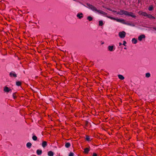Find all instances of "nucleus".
Segmentation results:
<instances>
[{"label":"nucleus","instance_id":"22","mask_svg":"<svg viewBox=\"0 0 156 156\" xmlns=\"http://www.w3.org/2000/svg\"><path fill=\"white\" fill-rule=\"evenodd\" d=\"M125 24L127 25H128L133 26V27H134L135 26V25L134 24H132V23H129L126 22V23Z\"/></svg>","mask_w":156,"mask_h":156},{"label":"nucleus","instance_id":"33","mask_svg":"<svg viewBox=\"0 0 156 156\" xmlns=\"http://www.w3.org/2000/svg\"><path fill=\"white\" fill-rule=\"evenodd\" d=\"M92 156H97V154L95 153H94Z\"/></svg>","mask_w":156,"mask_h":156},{"label":"nucleus","instance_id":"32","mask_svg":"<svg viewBox=\"0 0 156 156\" xmlns=\"http://www.w3.org/2000/svg\"><path fill=\"white\" fill-rule=\"evenodd\" d=\"M73 153H70L69 154V156H73Z\"/></svg>","mask_w":156,"mask_h":156},{"label":"nucleus","instance_id":"8","mask_svg":"<svg viewBox=\"0 0 156 156\" xmlns=\"http://www.w3.org/2000/svg\"><path fill=\"white\" fill-rule=\"evenodd\" d=\"M126 14H126V16H130L133 18H135L136 17V16H135V15L132 12H127V13Z\"/></svg>","mask_w":156,"mask_h":156},{"label":"nucleus","instance_id":"20","mask_svg":"<svg viewBox=\"0 0 156 156\" xmlns=\"http://www.w3.org/2000/svg\"><path fill=\"white\" fill-rule=\"evenodd\" d=\"M106 17H107L108 18H109L111 19V20H115L116 21V18H114V17H112L110 16H107Z\"/></svg>","mask_w":156,"mask_h":156},{"label":"nucleus","instance_id":"24","mask_svg":"<svg viewBox=\"0 0 156 156\" xmlns=\"http://www.w3.org/2000/svg\"><path fill=\"white\" fill-rule=\"evenodd\" d=\"M99 26H102L103 25V23L102 21L100 20L99 21Z\"/></svg>","mask_w":156,"mask_h":156},{"label":"nucleus","instance_id":"14","mask_svg":"<svg viewBox=\"0 0 156 156\" xmlns=\"http://www.w3.org/2000/svg\"><path fill=\"white\" fill-rule=\"evenodd\" d=\"M132 43L134 44H136L137 43V40L135 38H133L132 40Z\"/></svg>","mask_w":156,"mask_h":156},{"label":"nucleus","instance_id":"39","mask_svg":"<svg viewBox=\"0 0 156 156\" xmlns=\"http://www.w3.org/2000/svg\"><path fill=\"white\" fill-rule=\"evenodd\" d=\"M36 156L35 155V156Z\"/></svg>","mask_w":156,"mask_h":156},{"label":"nucleus","instance_id":"38","mask_svg":"<svg viewBox=\"0 0 156 156\" xmlns=\"http://www.w3.org/2000/svg\"><path fill=\"white\" fill-rule=\"evenodd\" d=\"M139 0H138V3H139Z\"/></svg>","mask_w":156,"mask_h":156},{"label":"nucleus","instance_id":"10","mask_svg":"<svg viewBox=\"0 0 156 156\" xmlns=\"http://www.w3.org/2000/svg\"><path fill=\"white\" fill-rule=\"evenodd\" d=\"M145 37L144 35L142 34L138 37V39L139 41H141Z\"/></svg>","mask_w":156,"mask_h":156},{"label":"nucleus","instance_id":"23","mask_svg":"<svg viewBox=\"0 0 156 156\" xmlns=\"http://www.w3.org/2000/svg\"><path fill=\"white\" fill-rule=\"evenodd\" d=\"M65 146L66 147L68 148L70 146V144L69 143H67L65 144Z\"/></svg>","mask_w":156,"mask_h":156},{"label":"nucleus","instance_id":"6","mask_svg":"<svg viewBox=\"0 0 156 156\" xmlns=\"http://www.w3.org/2000/svg\"><path fill=\"white\" fill-rule=\"evenodd\" d=\"M98 12L104 16L106 17L107 16V14L102 11L99 10L98 11Z\"/></svg>","mask_w":156,"mask_h":156},{"label":"nucleus","instance_id":"19","mask_svg":"<svg viewBox=\"0 0 156 156\" xmlns=\"http://www.w3.org/2000/svg\"><path fill=\"white\" fill-rule=\"evenodd\" d=\"M37 153L38 155L41 154L42 153V151L41 150H37Z\"/></svg>","mask_w":156,"mask_h":156},{"label":"nucleus","instance_id":"9","mask_svg":"<svg viewBox=\"0 0 156 156\" xmlns=\"http://www.w3.org/2000/svg\"><path fill=\"white\" fill-rule=\"evenodd\" d=\"M138 13L140 15H141L142 16H147L148 14H147V13L145 12H142L141 11H140L138 12Z\"/></svg>","mask_w":156,"mask_h":156},{"label":"nucleus","instance_id":"11","mask_svg":"<svg viewBox=\"0 0 156 156\" xmlns=\"http://www.w3.org/2000/svg\"><path fill=\"white\" fill-rule=\"evenodd\" d=\"M9 75L11 77H16L17 76L16 74L14 72H11L10 73Z\"/></svg>","mask_w":156,"mask_h":156},{"label":"nucleus","instance_id":"36","mask_svg":"<svg viewBox=\"0 0 156 156\" xmlns=\"http://www.w3.org/2000/svg\"><path fill=\"white\" fill-rule=\"evenodd\" d=\"M153 28L156 30V27H154Z\"/></svg>","mask_w":156,"mask_h":156},{"label":"nucleus","instance_id":"4","mask_svg":"<svg viewBox=\"0 0 156 156\" xmlns=\"http://www.w3.org/2000/svg\"><path fill=\"white\" fill-rule=\"evenodd\" d=\"M115 49V46L114 45H109L108 47V49L110 51H113Z\"/></svg>","mask_w":156,"mask_h":156},{"label":"nucleus","instance_id":"18","mask_svg":"<svg viewBox=\"0 0 156 156\" xmlns=\"http://www.w3.org/2000/svg\"><path fill=\"white\" fill-rule=\"evenodd\" d=\"M32 145V144L28 142L27 144V147L28 148H30Z\"/></svg>","mask_w":156,"mask_h":156},{"label":"nucleus","instance_id":"29","mask_svg":"<svg viewBox=\"0 0 156 156\" xmlns=\"http://www.w3.org/2000/svg\"><path fill=\"white\" fill-rule=\"evenodd\" d=\"M21 82L19 81H18L16 82V85L17 86H20L21 85Z\"/></svg>","mask_w":156,"mask_h":156},{"label":"nucleus","instance_id":"35","mask_svg":"<svg viewBox=\"0 0 156 156\" xmlns=\"http://www.w3.org/2000/svg\"><path fill=\"white\" fill-rule=\"evenodd\" d=\"M119 45L120 46L122 44L121 43H119Z\"/></svg>","mask_w":156,"mask_h":156},{"label":"nucleus","instance_id":"5","mask_svg":"<svg viewBox=\"0 0 156 156\" xmlns=\"http://www.w3.org/2000/svg\"><path fill=\"white\" fill-rule=\"evenodd\" d=\"M3 90L6 93L11 92L12 91L11 89L7 86H5L4 87Z\"/></svg>","mask_w":156,"mask_h":156},{"label":"nucleus","instance_id":"28","mask_svg":"<svg viewBox=\"0 0 156 156\" xmlns=\"http://www.w3.org/2000/svg\"><path fill=\"white\" fill-rule=\"evenodd\" d=\"M37 136H33L32 137V139L34 140H37Z\"/></svg>","mask_w":156,"mask_h":156},{"label":"nucleus","instance_id":"30","mask_svg":"<svg viewBox=\"0 0 156 156\" xmlns=\"http://www.w3.org/2000/svg\"><path fill=\"white\" fill-rule=\"evenodd\" d=\"M86 139L88 141H89L91 140L90 138V137L88 136L86 137Z\"/></svg>","mask_w":156,"mask_h":156},{"label":"nucleus","instance_id":"16","mask_svg":"<svg viewBox=\"0 0 156 156\" xmlns=\"http://www.w3.org/2000/svg\"><path fill=\"white\" fill-rule=\"evenodd\" d=\"M148 18L150 19H155V18L151 14H148L147 16Z\"/></svg>","mask_w":156,"mask_h":156},{"label":"nucleus","instance_id":"13","mask_svg":"<svg viewBox=\"0 0 156 156\" xmlns=\"http://www.w3.org/2000/svg\"><path fill=\"white\" fill-rule=\"evenodd\" d=\"M77 16L80 19L83 17V14L82 13H78L77 15Z\"/></svg>","mask_w":156,"mask_h":156},{"label":"nucleus","instance_id":"27","mask_svg":"<svg viewBox=\"0 0 156 156\" xmlns=\"http://www.w3.org/2000/svg\"><path fill=\"white\" fill-rule=\"evenodd\" d=\"M150 74L149 73H147L145 74V76L146 77L148 78L150 76Z\"/></svg>","mask_w":156,"mask_h":156},{"label":"nucleus","instance_id":"2","mask_svg":"<svg viewBox=\"0 0 156 156\" xmlns=\"http://www.w3.org/2000/svg\"><path fill=\"white\" fill-rule=\"evenodd\" d=\"M127 13V11L122 10H121L117 12V14L121 15H126Z\"/></svg>","mask_w":156,"mask_h":156},{"label":"nucleus","instance_id":"31","mask_svg":"<svg viewBox=\"0 0 156 156\" xmlns=\"http://www.w3.org/2000/svg\"><path fill=\"white\" fill-rule=\"evenodd\" d=\"M126 42L124 41H123V44L124 46H126Z\"/></svg>","mask_w":156,"mask_h":156},{"label":"nucleus","instance_id":"26","mask_svg":"<svg viewBox=\"0 0 156 156\" xmlns=\"http://www.w3.org/2000/svg\"><path fill=\"white\" fill-rule=\"evenodd\" d=\"M153 8L152 5H150L148 8V10L149 11H151L153 9Z\"/></svg>","mask_w":156,"mask_h":156},{"label":"nucleus","instance_id":"34","mask_svg":"<svg viewBox=\"0 0 156 156\" xmlns=\"http://www.w3.org/2000/svg\"><path fill=\"white\" fill-rule=\"evenodd\" d=\"M12 95H13V98H15L16 97L14 95V94H13Z\"/></svg>","mask_w":156,"mask_h":156},{"label":"nucleus","instance_id":"17","mask_svg":"<svg viewBox=\"0 0 156 156\" xmlns=\"http://www.w3.org/2000/svg\"><path fill=\"white\" fill-rule=\"evenodd\" d=\"M118 76L119 78L121 80H123L124 79V77L121 75H119Z\"/></svg>","mask_w":156,"mask_h":156},{"label":"nucleus","instance_id":"37","mask_svg":"<svg viewBox=\"0 0 156 156\" xmlns=\"http://www.w3.org/2000/svg\"><path fill=\"white\" fill-rule=\"evenodd\" d=\"M113 12H116V11H113Z\"/></svg>","mask_w":156,"mask_h":156},{"label":"nucleus","instance_id":"25","mask_svg":"<svg viewBox=\"0 0 156 156\" xmlns=\"http://www.w3.org/2000/svg\"><path fill=\"white\" fill-rule=\"evenodd\" d=\"M87 19L89 21H91L92 20H93V18L92 17L90 16H88L87 17Z\"/></svg>","mask_w":156,"mask_h":156},{"label":"nucleus","instance_id":"12","mask_svg":"<svg viewBox=\"0 0 156 156\" xmlns=\"http://www.w3.org/2000/svg\"><path fill=\"white\" fill-rule=\"evenodd\" d=\"M47 142L45 141H44L42 143V146L43 148H45L47 146Z\"/></svg>","mask_w":156,"mask_h":156},{"label":"nucleus","instance_id":"21","mask_svg":"<svg viewBox=\"0 0 156 156\" xmlns=\"http://www.w3.org/2000/svg\"><path fill=\"white\" fill-rule=\"evenodd\" d=\"M89 151V149L87 148H86L84 149V152L85 153H87Z\"/></svg>","mask_w":156,"mask_h":156},{"label":"nucleus","instance_id":"15","mask_svg":"<svg viewBox=\"0 0 156 156\" xmlns=\"http://www.w3.org/2000/svg\"><path fill=\"white\" fill-rule=\"evenodd\" d=\"M48 155L49 156H53L54 155V153L51 151H49L48 152Z\"/></svg>","mask_w":156,"mask_h":156},{"label":"nucleus","instance_id":"1","mask_svg":"<svg viewBox=\"0 0 156 156\" xmlns=\"http://www.w3.org/2000/svg\"><path fill=\"white\" fill-rule=\"evenodd\" d=\"M87 5L89 8L90 9L93 11L98 12V11L99 10H98L95 7L89 4H87Z\"/></svg>","mask_w":156,"mask_h":156},{"label":"nucleus","instance_id":"7","mask_svg":"<svg viewBox=\"0 0 156 156\" xmlns=\"http://www.w3.org/2000/svg\"><path fill=\"white\" fill-rule=\"evenodd\" d=\"M116 21L118 22L122 23L124 24L126 23V22L125 21V20L123 19H118L116 18Z\"/></svg>","mask_w":156,"mask_h":156},{"label":"nucleus","instance_id":"3","mask_svg":"<svg viewBox=\"0 0 156 156\" xmlns=\"http://www.w3.org/2000/svg\"><path fill=\"white\" fill-rule=\"evenodd\" d=\"M126 32L124 31L120 32L119 33V35L121 38H124L125 37Z\"/></svg>","mask_w":156,"mask_h":156}]
</instances>
